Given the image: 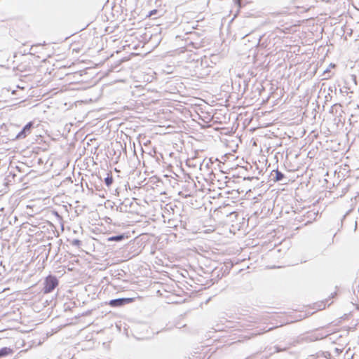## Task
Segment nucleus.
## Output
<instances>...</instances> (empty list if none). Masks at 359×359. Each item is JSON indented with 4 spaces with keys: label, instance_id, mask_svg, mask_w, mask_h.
Segmentation results:
<instances>
[{
    "label": "nucleus",
    "instance_id": "f257e3e1",
    "mask_svg": "<svg viewBox=\"0 0 359 359\" xmlns=\"http://www.w3.org/2000/svg\"><path fill=\"white\" fill-rule=\"evenodd\" d=\"M59 284V281L56 276L53 275H48L44 280L43 288L42 292L43 294H48L52 292Z\"/></svg>",
    "mask_w": 359,
    "mask_h": 359
},
{
    "label": "nucleus",
    "instance_id": "f03ea898",
    "mask_svg": "<svg viewBox=\"0 0 359 359\" xmlns=\"http://www.w3.org/2000/svg\"><path fill=\"white\" fill-rule=\"evenodd\" d=\"M135 301V298H118L109 301V305L111 307H120L126 304H130Z\"/></svg>",
    "mask_w": 359,
    "mask_h": 359
},
{
    "label": "nucleus",
    "instance_id": "7ed1b4c3",
    "mask_svg": "<svg viewBox=\"0 0 359 359\" xmlns=\"http://www.w3.org/2000/svg\"><path fill=\"white\" fill-rule=\"evenodd\" d=\"M34 127L33 122L30 121L27 123L23 128L21 130L20 132L18 133V135L15 137V139L20 140L25 138L28 134L31 133L32 129Z\"/></svg>",
    "mask_w": 359,
    "mask_h": 359
},
{
    "label": "nucleus",
    "instance_id": "20e7f679",
    "mask_svg": "<svg viewBox=\"0 0 359 359\" xmlns=\"http://www.w3.org/2000/svg\"><path fill=\"white\" fill-rule=\"evenodd\" d=\"M271 177L274 182H280L285 178L284 174L278 170H273L271 172Z\"/></svg>",
    "mask_w": 359,
    "mask_h": 359
},
{
    "label": "nucleus",
    "instance_id": "39448f33",
    "mask_svg": "<svg viewBox=\"0 0 359 359\" xmlns=\"http://www.w3.org/2000/svg\"><path fill=\"white\" fill-rule=\"evenodd\" d=\"M128 236H126L125 233L118 234L116 236H113L109 238H108V241H116V242H120L125 238H127Z\"/></svg>",
    "mask_w": 359,
    "mask_h": 359
},
{
    "label": "nucleus",
    "instance_id": "423d86ee",
    "mask_svg": "<svg viewBox=\"0 0 359 359\" xmlns=\"http://www.w3.org/2000/svg\"><path fill=\"white\" fill-rule=\"evenodd\" d=\"M13 353V350L8 347L0 348V358L6 357Z\"/></svg>",
    "mask_w": 359,
    "mask_h": 359
},
{
    "label": "nucleus",
    "instance_id": "0eeeda50",
    "mask_svg": "<svg viewBox=\"0 0 359 359\" xmlns=\"http://www.w3.org/2000/svg\"><path fill=\"white\" fill-rule=\"evenodd\" d=\"M328 335H329L328 333L324 334L320 332H318L316 334H314L312 337H313V339L318 340V339H322Z\"/></svg>",
    "mask_w": 359,
    "mask_h": 359
},
{
    "label": "nucleus",
    "instance_id": "6e6552de",
    "mask_svg": "<svg viewBox=\"0 0 359 359\" xmlns=\"http://www.w3.org/2000/svg\"><path fill=\"white\" fill-rule=\"evenodd\" d=\"M113 181L114 180L111 175L108 174L107 176L104 178V183L108 187L112 184Z\"/></svg>",
    "mask_w": 359,
    "mask_h": 359
},
{
    "label": "nucleus",
    "instance_id": "1a4fd4ad",
    "mask_svg": "<svg viewBox=\"0 0 359 359\" xmlns=\"http://www.w3.org/2000/svg\"><path fill=\"white\" fill-rule=\"evenodd\" d=\"M71 244L74 246L80 247L81 241L79 239H74L71 241Z\"/></svg>",
    "mask_w": 359,
    "mask_h": 359
},
{
    "label": "nucleus",
    "instance_id": "9d476101",
    "mask_svg": "<svg viewBox=\"0 0 359 359\" xmlns=\"http://www.w3.org/2000/svg\"><path fill=\"white\" fill-rule=\"evenodd\" d=\"M330 70L329 69V68L326 69L324 72H323V75L325 76L324 79H327L330 77H331V75L330 74Z\"/></svg>",
    "mask_w": 359,
    "mask_h": 359
},
{
    "label": "nucleus",
    "instance_id": "9b49d317",
    "mask_svg": "<svg viewBox=\"0 0 359 359\" xmlns=\"http://www.w3.org/2000/svg\"><path fill=\"white\" fill-rule=\"evenodd\" d=\"M157 13V10L154 9L149 12V16L151 17Z\"/></svg>",
    "mask_w": 359,
    "mask_h": 359
},
{
    "label": "nucleus",
    "instance_id": "f8f14e48",
    "mask_svg": "<svg viewBox=\"0 0 359 359\" xmlns=\"http://www.w3.org/2000/svg\"><path fill=\"white\" fill-rule=\"evenodd\" d=\"M351 78H352L353 81L355 83V85H357V82H356V76H355V75H352V76H351Z\"/></svg>",
    "mask_w": 359,
    "mask_h": 359
},
{
    "label": "nucleus",
    "instance_id": "ddd939ff",
    "mask_svg": "<svg viewBox=\"0 0 359 359\" xmlns=\"http://www.w3.org/2000/svg\"><path fill=\"white\" fill-rule=\"evenodd\" d=\"M335 66H336V65H335L334 64H332V63H331V64L330 65V67H331V68H334V67H335Z\"/></svg>",
    "mask_w": 359,
    "mask_h": 359
},
{
    "label": "nucleus",
    "instance_id": "4468645a",
    "mask_svg": "<svg viewBox=\"0 0 359 359\" xmlns=\"http://www.w3.org/2000/svg\"><path fill=\"white\" fill-rule=\"evenodd\" d=\"M329 90L332 92V87H330V88H329Z\"/></svg>",
    "mask_w": 359,
    "mask_h": 359
}]
</instances>
